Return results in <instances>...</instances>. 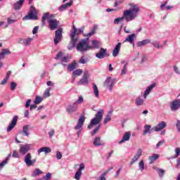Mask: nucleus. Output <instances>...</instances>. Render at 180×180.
<instances>
[{
    "label": "nucleus",
    "instance_id": "2",
    "mask_svg": "<svg viewBox=\"0 0 180 180\" xmlns=\"http://www.w3.org/2000/svg\"><path fill=\"white\" fill-rule=\"evenodd\" d=\"M104 113L105 111L103 109L99 110L95 115L94 118L91 120L90 124L87 127L88 129H92L93 126H96V124H99V123L102 122Z\"/></svg>",
    "mask_w": 180,
    "mask_h": 180
},
{
    "label": "nucleus",
    "instance_id": "40",
    "mask_svg": "<svg viewBox=\"0 0 180 180\" xmlns=\"http://www.w3.org/2000/svg\"><path fill=\"white\" fill-rule=\"evenodd\" d=\"M50 91H51V88L48 87L44 93V98H49V96H50Z\"/></svg>",
    "mask_w": 180,
    "mask_h": 180
},
{
    "label": "nucleus",
    "instance_id": "21",
    "mask_svg": "<svg viewBox=\"0 0 180 180\" xmlns=\"http://www.w3.org/2000/svg\"><path fill=\"white\" fill-rule=\"evenodd\" d=\"M131 136V133H130V131L125 132L122 140L119 142L120 144H122V143H124V141H129L130 140Z\"/></svg>",
    "mask_w": 180,
    "mask_h": 180
},
{
    "label": "nucleus",
    "instance_id": "36",
    "mask_svg": "<svg viewBox=\"0 0 180 180\" xmlns=\"http://www.w3.org/2000/svg\"><path fill=\"white\" fill-rule=\"evenodd\" d=\"M144 129H145L143 132V136H146V134H147V133H148L149 134L151 133V131H150V129H151V125H145Z\"/></svg>",
    "mask_w": 180,
    "mask_h": 180
},
{
    "label": "nucleus",
    "instance_id": "13",
    "mask_svg": "<svg viewBox=\"0 0 180 180\" xmlns=\"http://www.w3.org/2000/svg\"><path fill=\"white\" fill-rule=\"evenodd\" d=\"M180 108V99L173 101L170 105V109L172 112H175Z\"/></svg>",
    "mask_w": 180,
    "mask_h": 180
},
{
    "label": "nucleus",
    "instance_id": "60",
    "mask_svg": "<svg viewBox=\"0 0 180 180\" xmlns=\"http://www.w3.org/2000/svg\"><path fill=\"white\" fill-rule=\"evenodd\" d=\"M61 57H63V52H59L56 56V60H60V58H61Z\"/></svg>",
    "mask_w": 180,
    "mask_h": 180
},
{
    "label": "nucleus",
    "instance_id": "33",
    "mask_svg": "<svg viewBox=\"0 0 180 180\" xmlns=\"http://www.w3.org/2000/svg\"><path fill=\"white\" fill-rule=\"evenodd\" d=\"M49 13H45L43 14L42 18H41V24L42 26H44L46 25V20L49 18Z\"/></svg>",
    "mask_w": 180,
    "mask_h": 180
},
{
    "label": "nucleus",
    "instance_id": "20",
    "mask_svg": "<svg viewBox=\"0 0 180 180\" xmlns=\"http://www.w3.org/2000/svg\"><path fill=\"white\" fill-rule=\"evenodd\" d=\"M23 4H25V0H19L13 4V8L15 11H19L23 6Z\"/></svg>",
    "mask_w": 180,
    "mask_h": 180
},
{
    "label": "nucleus",
    "instance_id": "35",
    "mask_svg": "<svg viewBox=\"0 0 180 180\" xmlns=\"http://www.w3.org/2000/svg\"><path fill=\"white\" fill-rule=\"evenodd\" d=\"M93 89L94 91L96 98H99V90L98 89V86H96L95 83H93Z\"/></svg>",
    "mask_w": 180,
    "mask_h": 180
},
{
    "label": "nucleus",
    "instance_id": "6",
    "mask_svg": "<svg viewBox=\"0 0 180 180\" xmlns=\"http://www.w3.org/2000/svg\"><path fill=\"white\" fill-rule=\"evenodd\" d=\"M63 40V28H59L55 32L54 44L57 46Z\"/></svg>",
    "mask_w": 180,
    "mask_h": 180
},
{
    "label": "nucleus",
    "instance_id": "63",
    "mask_svg": "<svg viewBox=\"0 0 180 180\" xmlns=\"http://www.w3.org/2000/svg\"><path fill=\"white\" fill-rule=\"evenodd\" d=\"M176 151V154H175V158H176V157H178V155H179L180 153V148H176L175 149Z\"/></svg>",
    "mask_w": 180,
    "mask_h": 180
},
{
    "label": "nucleus",
    "instance_id": "32",
    "mask_svg": "<svg viewBox=\"0 0 180 180\" xmlns=\"http://www.w3.org/2000/svg\"><path fill=\"white\" fill-rule=\"evenodd\" d=\"M153 169H156L160 178H162L165 174V170L160 168H157L156 167H153Z\"/></svg>",
    "mask_w": 180,
    "mask_h": 180
},
{
    "label": "nucleus",
    "instance_id": "34",
    "mask_svg": "<svg viewBox=\"0 0 180 180\" xmlns=\"http://www.w3.org/2000/svg\"><path fill=\"white\" fill-rule=\"evenodd\" d=\"M135 103L137 106H141L144 103V100L141 97H137L135 100Z\"/></svg>",
    "mask_w": 180,
    "mask_h": 180
},
{
    "label": "nucleus",
    "instance_id": "4",
    "mask_svg": "<svg viewBox=\"0 0 180 180\" xmlns=\"http://www.w3.org/2000/svg\"><path fill=\"white\" fill-rule=\"evenodd\" d=\"M87 40L88 39H83L77 44V51H86V50H89V46L88 45Z\"/></svg>",
    "mask_w": 180,
    "mask_h": 180
},
{
    "label": "nucleus",
    "instance_id": "31",
    "mask_svg": "<svg viewBox=\"0 0 180 180\" xmlns=\"http://www.w3.org/2000/svg\"><path fill=\"white\" fill-rule=\"evenodd\" d=\"M77 68V62L75 60H73L70 64L68 66V70L69 71H74Z\"/></svg>",
    "mask_w": 180,
    "mask_h": 180
},
{
    "label": "nucleus",
    "instance_id": "37",
    "mask_svg": "<svg viewBox=\"0 0 180 180\" xmlns=\"http://www.w3.org/2000/svg\"><path fill=\"white\" fill-rule=\"evenodd\" d=\"M22 133L24 136H29V125H25L22 127Z\"/></svg>",
    "mask_w": 180,
    "mask_h": 180
},
{
    "label": "nucleus",
    "instance_id": "5",
    "mask_svg": "<svg viewBox=\"0 0 180 180\" xmlns=\"http://www.w3.org/2000/svg\"><path fill=\"white\" fill-rule=\"evenodd\" d=\"M89 83V72L84 70V75L82 79L78 82L77 85H87Z\"/></svg>",
    "mask_w": 180,
    "mask_h": 180
},
{
    "label": "nucleus",
    "instance_id": "17",
    "mask_svg": "<svg viewBox=\"0 0 180 180\" xmlns=\"http://www.w3.org/2000/svg\"><path fill=\"white\" fill-rule=\"evenodd\" d=\"M85 122V116H82L79 118L77 125L75 127V130H79L82 126H84V122Z\"/></svg>",
    "mask_w": 180,
    "mask_h": 180
},
{
    "label": "nucleus",
    "instance_id": "39",
    "mask_svg": "<svg viewBox=\"0 0 180 180\" xmlns=\"http://www.w3.org/2000/svg\"><path fill=\"white\" fill-rule=\"evenodd\" d=\"M67 110L69 113H74V112H77V108L74 105H70Z\"/></svg>",
    "mask_w": 180,
    "mask_h": 180
},
{
    "label": "nucleus",
    "instance_id": "12",
    "mask_svg": "<svg viewBox=\"0 0 180 180\" xmlns=\"http://www.w3.org/2000/svg\"><path fill=\"white\" fill-rule=\"evenodd\" d=\"M25 162L27 167H31L36 162V159L32 160V154L27 153L25 157Z\"/></svg>",
    "mask_w": 180,
    "mask_h": 180
},
{
    "label": "nucleus",
    "instance_id": "55",
    "mask_svg": "<svg viewBox=\"0 0 180 180\" xmlns=\"http://www.w3.org/2000/svg\"><path fill=\"white\" fill-rule=\"evenodd\" d=\"M62 63H68V56H63L60 58Z\"/></svg>",
    "mask_w": 180,
    "mask_h": 180
},
{
    "label": "nucleus",
    "instance_id": "16",
    "mask_svg": "<svg viewBox=\"0 0 180 180\" xmlns=\"http://www.w3.org/2000/svg\"><path fill=\"white\" fill-rule=\"evenodd\" d=\"M141 154H143V150H141V148L138 149L136 155L133 157L132 160L130 162V165H133V164L141 157Z\"/></svg>",
    "mask_w": 180,
    "mask_h": 180
},
{
    "label": "nucleus",
    "instance_id": "11",
    "mask_svg": "<svg viewBox=\"0 0 180 180\" xmlns=\"http://www.w3.org/2000/svg\"><path fill=\"white\" fill-rule=\"evenodd\" d=\"M167 127V122L162 121L157 126L153 127L151 129V131H161L162 129H165Z\"/></svg>",
    "mask_w": 180,
    "mask_h": 180
},
{
    "label": "nucleus",
    "instance_id": "41",
    "mask_svg": "<svg viewBox=\"0 0 180 180\" xmlns=\"http://www.w3.org/2000/svg\"><path fill=\"white\" fill-rule=\"evenodd\" d=\"M110 120H112V116L110 115V114H108L104 118V121H103L104 124L109 123Z\"/></svg>",
    "mask_w": 180,
    "mask_h": 180
},
{
    "label": "nucleus",
    "instance_id": "3",
    "mask_svg": "<svg viewBox=\"0 0 180 180\" xmlns=\"http://www.w3.org/2000/svg\"><path fill=\"white\" fill-rule=\"evenodd\" d=\"M24 19H31L32 20H37L39 17L37 16V12L34 6H31V9L28 15L24 17Z\"/></svg>",
    "mask_w": 180,
    "mask_h": 180
},
{
    "label": "nucleus",
    "instance_id": "56",
    "mask_svg": "<svg viewBox=\"0 0 180 180\" xmlns=\"http://www.w3.org/2000/svg\"><path fill=\"white\" fill-rule=\"evenodd\" d=\"M51 178V174L47 173L45 176L43 177L44 180H49Z\"/></svg>",
    "mask_w": 180,
    "mask_h": 180
},
{
    "label": "nucleus",
    "instance_id": "24",
    "mask_svg": "<svg viewBox=\"0 0 180 180\" xmlns=\"http://www.w3.org/2000/svg\"><path fill=\"white\" fill-rule=\"evenodd\" d=\"M136 36V34H131L129 35L124 40V43L128 42L130 43V44H133L134 46V37Z\"/></svg>",
    "mask_w": 180,
    "mask_h": 180
},
{
    "label": "nucleus",
    "instance_id": "23",
    "mask_svg": "<svg viewBox=\"0 0 180 180\" xmlns=\"http://www.w3.org/2000/svg\"><path fill=\"white\" fill-rule=\"evenodd\" d=\"M155 83L152 84L150 86H148V88L146 89V90L144 92L143 94V97L146 98H147V96L150 94V92H151V91H153V89H154V88H155Z\"/></svg>",
    "mask_w": 180,
    "mask_h": 180
},
{
    "label": "nucleus",
    "instance_id": "42",
    "mask_svg": "<svg viewBox=\"0 0 180 180\" xmlns=\"http://www.w3.org/2000/svg\"><path fill=\"white\" fill-rule=\"evenodd\" d=\"M43 101V100L41 99V97H40V96H37V97L35 98V100H34V103H35V105H39V104L41 103V101Z\"/></svg>",
    "mask_w": 180,
    "mask_h": 180
},
{
    "label": "nucleus",
    "instance_id": "43",
    "mask_svg": "<svg viewBox=\"0 0 180 180\" xmlns=\"http://www.w3.org/2000/svg\"><path fill=\"white\" fill-rule=\"evenodd\" d=\"M95 32H96V27H94L91 32L88 33L86 36L87 37H91V36H94V34H95Z\"/></svg>",
    "mask_w": 180,
    "mask_h": 180
},
{
    "label": "nucleus",
    "instance_id": "30",
    "mask_svg": "<svg viewBox=\"0 0 180 180\" xmlns=\"http://www.w3.org/2000/svg\"><path fill=\"white\" fill-rule=\"evenodd\" d=\"M160 158V155L158 154H153L152 156L148 157V160L150 161V164H153L155 161H157Z\"/></svg>",
    "mask_w": 180,
    "mask_h": 180
},
{
    "label": "nucleus",
    "instance_id": "45",
    "mask_svg": "<svg viewBox=\"0 0 180 180\" xmlns=\"http://www.w3.org/2000/svg\"><path fill=\"white\" fill-rule=\"evenodd\" d=\"M81 175H82V172H76L75 175V178L77 180H79V179L81 178Z\"/></svg>",
    "mask_w": 180,
    "mask_h": 180
},
{
    "label": "nucleus",
    "instance_id": "18",
    "mask_svg": "<svg viewBox=\"0 0 180 180\" xmlns=\"http://www.w3.org/2000/svg\"><path fill=\"white\" fill-rule=\"evenodd\" d=\"M122 47V43L119 42L112 51L113 57H117L119 56V53L120 52V48Z\"/></svg>",
    "mask_w": 180,
    "mask_h": 180
},
{
    "label": "nucleus",
    "instance_id": "46",
    "mask_svg": "<svg viewBox=\"0 0 180 180\" xmlns=\"http://www.w3.org/2000/svg\"><path fill=\"white\" fill-rule=\"evenodd\" d=\"M127 72V65L125 64L122 70L121 75H124Z\"/></svg>",
    "mask_w": 180,
    "mask_h": 180
},
{
    "label": "nucleus",
    "instance_id": "1",
    "mask_svg": "<svg viewBox=\"0 0 180 180\" xmlns=\"http://www.w3.org/2000/svg\"><path fill=\"white\" fill-rule=\"evenodd\" d=\"M129 5L131 6V8L129 10L124 11L123 16L115 18L114 23L119 25V23H120V22H123L124 19L127 22H131V20H134V19L137 18V14L140 12V8L134 4H130Z\"/></svg>",
    "mask_w": 180,
    "mask_h": 180
},
{
    "label": "nucleus",
    "instance_id": "62",
    "mask_svg": "<svg viewBox=\"0 0 180 180\" xmlns=\"http://www.w3.org/2000/svg\"><path fill=\"white\" fill-rule=\"evenodd\" d=\"M176 127L178 131L180 132V120H177Z\"/></svg>",
    "mask_w": 180,
    "mask_h": 180
},
{
    "label": "nucleus",
    "instance_id": "47",
    "mask_svg": "<svg viewBox=\"0 0 180 180\" xmlns=\"http://www.w3.org/2000/svg\"><path fill=\"white\" fill-rule=\"evenodd\" d=\"M84 102V97L82 96H79L77 101L74 103V105H77V103H82Z\"/></svg>",
    "mask_w": 180,
    "mask_h": 180
},
{
    "label": "nucleus",
    "instance_id": "50",
    "mask_svg": "<svg viewBox=\"0 0 180 180\" xmlns=\"http://www.w3.org/2000/svg\"><path fill=\"white\" fill-rule=\"evenodd\" d=\"M139 168H141V171H143L144 170V160H141L139 162Z\"/></svg>",
    "mask_w": 180,
    "mask_h": 180
},
{
    "label": "nucleus",
    "instance_id": "54",
    "mask_svg": "<svg viewBox=\"0 0 180 180\" xmlns=\"http://www.w3.org/2000/svg\"><path fill=\"white\" fill-rule=\"evenodd\" d=\"M87 61L86 60H85V58H84V56H82L80 60H79V64H86Z\"/></svg>",
    "mask_w": 180,
    "mask_h": 180
},
{
    "label": "nucleus",
    "instance_id": "27",
    "mask_svg": "<svg viewBox=\"0 0 180 180\" xmlns=\"http://www.w3.org/2000/svg\"><path fill=\"white\" fill-rule=\"evenodd\" d=\"M91 44L92 46H89V50L92 49H99L101 47V43L96 40H93Z\"/></svg>",
    "mask_w": 180,
    "mask_h": 180
},
{
    "label": "nucleus",
    "instance_id": "19",
    "mask_svg": "<svg viewBox=\"0 0 180 180\" xmlns=\"http://www.w3.org/2000/svg\"><path fill=\"white\" fill-rule=\"evenodd\" d=\"M93 144L95 147H98L99 146H105V143H103V141L101 140V136H96L94 139Z\"/></svg>",
    "mask_w": 180,
    "mask_h": 180
},
{
    "label": "nucleus",
    "instance_id": "51",
    "mask_svg": "<svg viewBox=\"0 0 180 180\" xmlns=\"http://www.w3.org/2000/svg\"><path fill=\"white\" fill-rule=\"evenodd\" d=\"M101 129V125H98L93 131H91V136H94V134H96L97 131H99V129Z\"/></svg>",
    "mask_w": 180,
    "mask_h": 180
},
{
    "label": "nucleus",
    "instance_id": "58",
    "mask_svg": "<svg viewBox=\"0 0 180 180\" xmlns=\"http://www.w3.org/2000/svg\"><path fill=\"white\" fill-rule=\"evenodd\" d=\"M39 32V26H36L33 28L32 34H36Z\"/></svg>",
    "mask_w": 180,
    "mask_h": 180
},
{
    "label": "nucleus",
    "instance_id": "14",
    "mask_svg": "<svg viewBox=\"0 0 180 180\" xmlns=\"http://www.w3.org/2000/svg\"><path fill=\"white\" fill-rule=\"evenodd\" d=\"M107 51H108V49L101 48L98 53H97L96 54V57L97 58H99L100 60H102V58H105V57H106V56H108Z\"/></svg>",
    "mask_w": 180,
    "mask_h": 180
},
{
    "label": "nucleus",
    "instance_id": "29",
    "mask_svg": "<svg viewBox=\"0 0 180 180\" xmlns=\"http://www.w3.org/2000/svg\"><path fill=\"white\" fill-rule=\"evenodd\" d=\"M151 41L150 39H145L137 43V47H143V46H147V44H150Z\"/></svg>",
    "mask_w": 180,
    "mask_h": 180
},
{
    "label": "nucleus",
    "instance_id": "49",
    "mask_svg": "<svg viewBox=\"0 0 180 180\" xmlns=\"http://www.w3.org/2000/svg\"><path fill=\"white\" fill-rule=\"evenodd\" d=\"M16 86H18V84L15 82H12L11 83V91H15V89H16Z\"/></svg>",
    "mask_w": 180,
    "mask_h": 180
},
{
    "label": "nucleus",
    "instance_id": "26",
    "mask_svg": "<svg viewBox=\"0 0 180 180\" xmlns=\"http://www.w3.org/2000/svg\"><path fill=\"white\" fill-rule=\"evenodd\" d=\"M29 150H30V146L27 144L23 145L20 148V154L25 155L27 151H29Z\"/></svg>",
    "mask_w": 180,
    "mask_h": 180
},
{
    "label": "nucleus",
    "instance_id": "38",
    "mask_svg": "<svg viewBox=\"0 0 180 180\" xmlns=\"http://www.w3.org/2000/svg\"><path fill=\"white\" fill-rule=\"evenodd\" d=\"M41 174H43V172L41 170H39V168H37L33 172L32 176H39V175Z\"/></svg>",
    "mask_w": 180,
    "mask_h": 180
},
{
    "label": "nucleus",
    "instance_id": "53",
    "mask_svg": "<svg viewBox=\"0 0 180 180\" xmlns=\"http://www.w3.org/2000/svg\"><path fill=\"white\" fill-rule=\"evenodd\" d=\"M162 144H165V140L159 141L156 145V148H160V147H161V146H162Z\"/></svg>",
    "mask_w": 180,
    "mask_h": 180
},
{
    "label": "nucleus",
    "instance_id": "28",
    "mask_svg": "<svg viewBox=\"0 0 180 180\" xmlns=\"http://www.w3.org/2000/svg\"><path fill=\"white\" fill-rule=\"evenodd\" d=\"M40 153H44L45 154H49V153H51V148L49 147H42L38 150L39 155H40Z\"/></svg>",
    "mask_w": 180,
    "mask_h": 180
},
{
    "label": "nucleus",
    "instance_id": "7",
    "mask_svg": "<svg viewBox=\"0 0 180 180\" xmlns=\"http://www.w3.org/2000/svg\"><path fill=\"white\" fill-rule=\"evenodd\" d=\"M75 34H77V28L75 27V25H73L72 32L70 33V39L72 40L70 42L71 49L75 47V43H77V40H78L77 38H75Z\"/></svg>",
    "mask_w": 180,
    "mask_h": 180
},
{
    "label": "nucleus",
    "instance_id": "25",
    "mask_svg": "<svg viewBox=\"0 0 180 180\" xmlns=\"http://www.w3.org/2000/svg\"><path fill=\"white\" fill-rule=\"evenodd\" d=\"M74 1L72 0H70L69 2L66 3L65 4L60 6L59 7V11H60V12H63V11H65V9H67L68 8H70V6H71V5H72Z\"/></svg>",
    "mask_w": 180,
    "mask_h": 180
},
{
    "label": "nucleus",
    "instance_id": "57",
    "mask_svg": "<svg viewBox=\"0 0 180 180\" xmlns=\"http://www.w3.org/2000/svg\"><path fill=\"white\" fill-rule=\"evenodd\" d=\"M56 133V131L54 129H51V131L49 132V136L50 139L54 136V134Z\"/></svg>",
    "mask_w": 180,
    "mask_h": 180
},
{
    "label": "nucleus",
    "instance_id": "64",
    "mask_svg": "<svg viewBox=\"0 0 180 180\" xmlns=\"http://www.w3.org/2000/svg\"><path fill=\"white\" fill-rule=\"evenodd\" d=\"M174 72H176V74H180L179 68H178V67H176V66L174 67Z\"/></svg>",
    "mask_w": 180,
    "mask_h": 180
},
{
    "label": "nucleus",
    "instance_id": "59",
    "mask_svg": "<svg viewBox=\"0 0 180 180\" xmlns=\"http://www.w3.org/2000/svg\"><path fill=\"white\" fill-rule=\"evenodd\" d=\"M8 79H9L8 77H5L3 81L1 82L0 85H5L8 82Z\"/></svg>",
    "mask_w": 180,
    "mask_h": 180
},
{
    "label": "nucleus",
    "instance_id": "44",
    "mask_svg": "<svg viewBox=\"0 0 180 180\" xmlns=\"http://www.w3.org/2000/svg\"><path fill=\"white\" fill-rule=\"evenodd\" d=\"M8 161H9V158H6L3 162L0 163V168H3V167H5L6 164H8Z\"/></svg>",
    "mask_w": 180,
    "mask_h": 180
},
{
    "label": "nucleus",
    "instance_id": "61",
    "mask_svg": "<svg viewBox=\"0 0 180 180\" xmlns=\"http://www.w3.org/2000/svg\"><path fill=\"white\" fill-rule=\"evenodd\" d=\"M151 44L156 49H160V44L158 42H152Z\"/></svg>",
    "mask_w": 180,
    "mask_h": 180
},
{
    "label": "nucleus",
    "instance_id": "10",
    "mask_svg": "<svg viewBox=\"0 0 180 180\" xmlns=\"http://www.w3.org/2000/svg\"><path fill=\"white\" fill-rule=\"evenodd\" d=\"M114 86L115 79H112V77L107 78L103 84V86L108 87L110 91H112Z\"/></svg>",
    "mask_w": 180,
    "mask_h": 180
},
{
    "label": "nucleus",
    "instance_id": "8",
    "mask_svg": "<svg viewBox=\"0 0 180 180\" xmlns=\"http://www.w3.org/2000/svg\"><path fill=\"white\" fill-rule=\"evenodd\" d=\"M32 41H33V37H27L24 39L20 38L18 43L20 44H23L25 47H27L32 44Z\"/></svg>",
    "mask_w": 180,
    "mask_h": 180
},
{
    "label": "nucleus",
    "instance_id": "22",
    "mask_svg": "<svg viewBox=\"0 0 180 180\" xmlns=\"http://www.w3.org/2000/svg\"><path fill=\"white\" fill-rule=\"evenodd\" d=\"M82 72H84V70H82V69H77L74 70L72 73V75L73 77V81H75L76 77H81V75H82Z\"/></svg>",
    "mask_w": 180,
    "mask_h": 180
},
{
    "label": "nucleus",
    "instance_id": "52",
    "mask_svg": "<svg viewBox=\"0 0 180 180\" xmlns=\"http://www.w3.org/2000/svg\"><path fill=\"white\" fill-rule=\"evenodd\" d=\"M56 158L57 160H61V158H63V154H61V152L56 151Z\"/></svg>",
    "mask_w": 180,
    "mask_h": 180
},
{
    "label": "nucleus",
    "instance_id": "9",
    "mask_svg": "<svg viewBox=\"0 0 180 180\" xmlns=\"http://www.w3.org/2000/svg\"><path fill=\"white\" fill-rule=\"evenodd\" d=\"M48 23H49V28L51 30H56L58 27V23L60 21L56 19H48Z\"/></svg>",
    "mask_w": 180,
    "mask_h": 180
},
{
    "label": "nucleus",
    "instance_id": "48",
    "mask_svg": "<svg viewBox=\"0 0 180 180\" xmlns=\"http://www.w3.org/2000/svg\"><path fill=\"white\" fill-rule=\"evenodd\" d=\"M1 53L4 56H8V54H11V51H9V49H2Z\"/></svg>",
    "mask_w": 180,
    "mask_h": 180
},
{
    "label": "nucleus",
    "instance_id": "15",
    "mask_svg": "<svg viewBox=\"0 0 180 180\" xmlns=\"http://www.w3.org/2000/svg\"><path fill=\"white\" fill-rule=\"evenodd\" d=\"M17 123H18V116H14V117L11 121V123L8 125L7 128L8 133H9L10 131H12V130L15 129V126H16Z\"/></svg>",
    "mask_w": 180,
    "mask_h": 180
}]
</instances>
